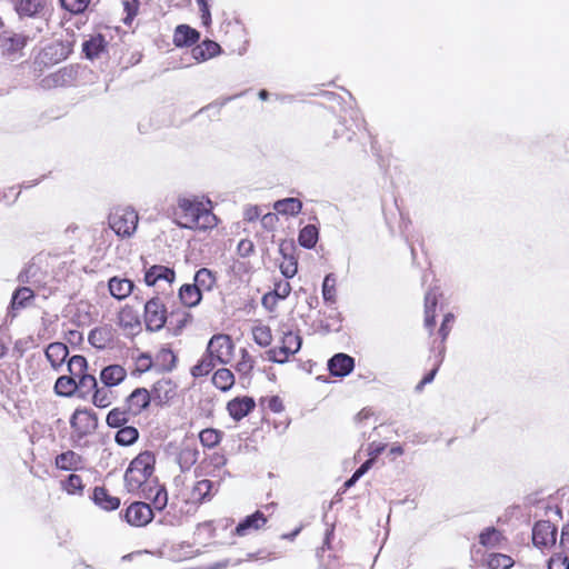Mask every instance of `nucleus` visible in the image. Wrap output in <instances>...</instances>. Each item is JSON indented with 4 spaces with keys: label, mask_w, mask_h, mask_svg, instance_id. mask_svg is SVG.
<instances>
[{
    "label": "nucleus",
    "mask_w": 569,
    "mask_h": 569,
    "mask_svg": "<svg viewBox=\"0 0 569 569\" xmlns=\"http://www.w3.org/2000/svg\"><path fill=\"white\" fill-rule=\"evenodd\" d=\"M173 214L176 223L184 229L207 230L217 226L211 209L196 197H179Z\"/></svg>",
    "instance_id": "1"
},
{
    "label": "nucleus",
    "mask_w": 569,
    "mask_h": 569,
    "mask_svg": "<svg viewBox=\"0 0 569 569\" xmlns=\"http://www.w3.org/2000/svg\"><path fill=\"white\" fill-rule=\"evenodd\" d=\"M154 455L150 451L139 453L124 473V485L129 492H139L150 485L149 478L154 470Z\"/></svg>",
    "instance_id": "2"
},
{
    "label": "nucleus",
    "mask_w": 569,
    "mask_h": 569,
    "mask_svg": "<svg viewBox=\"0 0 569 569\" xmlns=\"http://www.w3.org/2000/svg\"><path fill=\"white\" fill-rule=\"evenodd\" d=\"M12 2L20 18H32L34 20L33 36L47 29V0H12Z\"/></svg>",
    "instance_id": "3"
},
{
    "label": "nucleus",
    "mask_w": 569,
    "mask_h": 569,
    "mask_svg": "<svg viewBox=\"0 0 569 569\" xmlns=\"http://www.w3.org/2000/svg\"><path fill=\"white\" fill-rule=\"evenodd\" d=\"M138 213L130 207L116 208L109 214V226L119 237H130L136 231Z\"/></svg>",
    "instance_id": "4"
},
{
    "label": "nucleus",
    "mask_w": 569,
    "mask_h": 569,
    "mask_svg": "<svg viewBox=\"0 0 569 569\" xmlns=\"http://www.w3.org/2000/svg\"><path fill=\"white\" fill-rule=\"evenodd\" d=\"M302 345V338L299 333L291 330L282 332L281 346L271 348L268 351V359L276 363H284L289 357L297 353Z\"/></svg>",
    "instance_id": "5"
},
{
    "label": "nucleus",
    "mask_w": 569,
    "mask_h": 569,
    "mask_svg": "<svg viewBox=\"0 0 569 569\" xmlns=\"http://www.w3.org/2000/svg\"><path fill=\"white\" fill-rule=\"evenodd\" d=\"M80 68L78 66H66L41 79L42 89L50 90L60 87H70L78 79Z\"/></svg>",
    "instance_id": "6"
},
{
    "label": "nucleus",
    "mask_w": 569,
    "mask_h": 569,
    "mask_svg": "<svg viewBox=\"0 0 569 569\" xmlns=\"http://www.w3.org/2000/svg\"><path fill=\"white\" fill-rule=\"evenodd\" d=\"M233 348L232 340L228 335L218 333L212 336L209 340L207 352L213 357L218 363L227 365L231 360Z\"/></svg>",
    "instance_id": "7"
},
{
    "label": "nucleus",
    "mask_w": 569,
    "mask_h": 569,
    "mask_svg": "<svg viewBox=\"0 0 569 569\" xmlns=\"http://www.w3.org/2000/svg\"><path fill=\"white\" fill-rule=\"evenodd\" d=\"M167 321V310L159 297L148 300L144 305V322L149 331H159Z\"/></svg>",
    "instance_id": "8"
},
{
    "label": "nucleus",
    "mask_w": 569,
    "mask_h": 569,
    "mask_svg": "<svg viewBox=\"0 0 569 569\" xmlns=\"http://www.w3.org/2000/svg\"><path fill=\"white\" fill-rule=\"evenodd\" d=\"M34 37L33 32L24 34L13 30H3L0 33V49L4 56L13 58L26 47L27 42Z\"/></svg>",
    "instance_id": "9"
},
{
    "label": "nucleus",
    "mask_w": 569,
    "mask_h": 569,
    "mask_svg": "<svg viewBox=\"0 0 569 569\" xmlns=\"http://www.w3.org/2000/svg\"><path fill=\"white\" fill-rule=\"evenodd\" d=\"M70 426L80 437L89 435L98 426L97 415L92 410L77 409L70 419Z\"/></svg>",
    "instance_id": "10"
},
{
    "label": "nucleus",
    "mask_w": 569,
    "mask_h": 569,
    "mask_svg": "<svg viewBox=\"0 0 569 569\" xmlns=\"http://www.w3.org/2000/svg\"><path fill=\"white\" fill-rule=\"evenodd\" d=\"M124 518L130 526L143 527L153 519V511L150 505L136 501L127 508Z\"/></svg>",
    "instance_id": "11"
},
{
    "label": "nucleus",
    "mask_w": 569,
    "mask_h": 569,
    "mask_svg": "<svg viewBox=\"0 0 569 569\" xmlns=\"http://www.w3.org/2000/svg\"><path fill=\"white\" fill-rule=\"evenodd\" d=\"M557 528L548 520H540L532 528V542L539 548L556 543Z\"/></svg>",
    "instance_id": "12"
},
{
    "label": "nucleus",
    "mask_w": 569,
    "mask_h": 569,
    "mask_svg": "<svg viewBox=\"0 0 569 569\" xmlns=\"http://www.w3.org/2000/svg\"><path fill=\"white\" fill-rule=\"evenodd\" d=\"M177 395V386L170 379L158 380L151 390L152 401L162 406L172 400Z\"/></svg>",
    "instance_id": "13"
},
{
    "label": "nucleus",
    "mask_w": 569,
    "mask_h": 569,
    "mask_svg": "<svg viewBox=\"0 0 569 569\" xmlns=\"http://www.w3.org/2000/svg\"><path fill=\"white\" fill-rule=\"evenodd\" d=\"M355 367V359L346 353H337L328 360V370L331 376L343 378Z\"/></svg>",
    "instance_id": "14"
},
{
    "label": "nucleus",
    "mask_w": 569,
    "mask_h": 569,
    "mask_svg": "<svg viewBox=\"0 0 569 569\" xmlns=\"http://www.w3.org/2000/svg\"><path fill=\"white\" fill-rule=\"evenodd\" d=\"M267 522V517L261 511H256L241 520L233 530V535L244 537L262 528Z\"/></svg>",
    "instance_id": "15"
},
{
    "label": "nucleus",
    "mask_w": 569,
    "mask_h": 569,
    "mask_svg": "<svg viewBox=\"0 0 569 569\" xmlns=\"http://www.w3.org/2000/svg\"><path fill=\"white\" fill-rule=\"evenodd\" d=\"M256 407V402L251 397H241L230 400L227 405V410L231 418L240 421L248 416Z\"/></svg>",
    "instance_id": "16"
},
{
    "label": "nucleus",
    "mask_w": 569,
    "mask_h": 569,
    "mask_svg": "<svg viewBox=\"0 0 569 569\" xmlns=\"http://www.w3.org/2000/svg\"><path fill=\"white\" fill-rule=\"evenodd\" d=\"M174 278L176 273L173 269L160 264L150 267L144 273V282L147 286H154L161 280L170 284L174 281Z\"/></svg>",
    "instance_id": "17"
},
{
    "label": "nucleus",
    "mask_w": 569,
    "mask_h": 569,
    "mask_svg": "<svg viewBox=\"0 0 569 569\" xmlns=\"http://www.w3.org/2000/svg\"><path fill=\"white\" fill-rule=\"evenodd\" d=\"M54 466L60 470H64V471L74 470L76 471V470L83 469L84 460L79 453H77L72 450H68V451L61 452L60 455H58L56 457Z\"/></svg>",
    "instance_id": "18"
},
{
    "label": "nucleus",
    "mask_w": 569,
    "mask_h": 569,
    "mask_svg": "<svg viewBox=\"0 0 569 569\" xmlns=\"http://www.w3.org/2000/svg\"><path fill=\"white\" fill-rule=\"evenodd\" d=\"M152 400L151 391L146 388H137L127 399L128 408L133 415L140 413Z\"/></svg>",
    "instance_id": "19"
},
{
    "label": "nucleus",
    "mask_w": 569,
    "mask_h": 569,
    "mask_svg": "<svg viewBox=\"0 0 569 569\" xmlns=\"http://www.w3.org/2000/svg\"><path fill=\"white\" fill-rule=\"evenodd\" d=\"M141 493H142L143 498L151 500L152 507L156 510L161 511L162 509L166 508V506L168 503L167 491H166L164 487H162L160 485L156 483L152 486L150 483L148 487L143 488Z\"/></svg>",
    "instance_id": "20"
},
{
    "label": "nucleus",
    "mask_w": 569,
    "mask_h": 569,
    "mask_svg": "<svg viewBox=\"0 0 569 569\" xmlns=\"http://www.w3.org/2000/svg\"><path fill=\"white\" fill-rule=\"evenodd\" d=\"M213 489L214 483L211 480H200L192 487L189 500L193 503H202L207 500H210L214 495Z\"/></svg>",
    "instance_id": "21"
},
{
    "label": "nucleus",
    "mask_w": 569,
    "mask_h": 569,
    "mask_svg": "<svg viewBox=\"0 0 569 569\" xmlns=\"http://www.w3.org/2000/svg\"><path fill=\"white\" fill-rule=\"evenodd\" d=\"M69 355L68 347L62 342H52L46 349V357L54 370H58Z\"/></svg>",
    "instance_id": "22"
},
{
    "label": "nucleus",
    "mask_w": 569,
    "mask_h": 569,
    "mask_svg": "<svg viewBox=\"0 0 569 569\" xmlns=\"http://www.w3.org/2000/svg\"><path fill=\"white\" fill-rule=\"evenodd\" d=\"M127 377V371L120 365H110L102 369L100 380L106 387H114Z\"/></svg>",
    "instance_id": "23"
},
{
    "label": "nucleus",
    "mask_w": 569,
    "mask_h": 569,
    "mask_svg": "<svg viewBox=\"0 0 569 569\" xmlns=\"http://www.w3.org/2000/svg\"><path fill=\"white\" fill-rule=\"evenodd\" d=\"M88 340L97 349H104L113 340L112 328L108 326L98 327L90 331Z\"/></svg>",
    "instance_id": "24"
},
{
    "label": "nucleus",
    "mask_w": 569,
    "mask_h": 569,
    "mask_svg": "<svg viewBox=\"0 0 569 569\" xmlns=\"http://www.w3.org/2000/svg\"><path fill=\"white\" fill-rule=\"evenodd\" d=\"M199 37L200 34L196 29L187 24H180L176 28L173 43L177 47L192 46L199 40Z\"/></svg>",
    "instance_id": "25"
},
{
    "label": "nucleus",
    "mask_w": 569,
    "mask_h": 569,
    "mask_svg": "<svg viewBox=\"0 0 569 569\" xmlns=\"http://www.w3.org/2000/svg\"><path fill=\"white\" fill-rule=\"evenodd\" d=\"M110 295L122 300L127 298L133 289V282L126 278L112 277L108 282Z\"/></svg>",
    "instance_id": "26"
},
{
    "label": "nucleus",
    "mask_w": 569,
    "mask_h": 569,
    "mask_svg": "<svg viewBox=\"0 0 569 569\" xmlns=\"http://www.w3.org/2000/svg\"><path fill=\"white\" fill-rule=\"evenodd\" d=\"M92 499L97 506L107 511L116 510L120 506V499L109 495L103 487L94 488Z\"/></svg>",
    "instance_id": "27"
},
{
    "label": "nucleus",
    "mask_w": 569,
    "mask_h": 569,
    "mask_svg": "<svg viewBox=\"0 0 569 569\" xmlns=\"http://www.w3.org/2000/svg\"><path fill=\"white\" fill-rule=\"evenodd\" d=\"M107 42L101 34L91 36L82 43V51L90 60L98 58L104 51Z\"/></svg>",
    "instance_id": "28"
},
{
    "label": "nucleus",
    "mask_w": 569,
    "mask_h": 569,
    "mask_svg": "<svg viewBox=\"0 0 569 569\" xmlns=\"http://www.w3.org/2000/svg\"><path fill=\"white\" fill-rule=\"evenodd\" d=\"M438 303V293L435 289H430L425 296V326L432 330L436 325V307Z\"/></svg>",
    "instance_id": "29"
},
{
    "label": "nucleus",
    "mask_w": 569,
    "mask_h": 569,
    "mask_svg": "<svg viewBox=\"0 0 569 569\" xmlns=\"http://www.w3.org/2000/svg\"><path fill=\"white\" fill-rule=\"evenodd\" d=\"M179 298L186 307H196L202 299V292L193 283H186L179 290Z\"/></svg>",
    "instance_id": "30"
},
{
    "label": "nucleus",
    "mask_w": 569,
    "mask_h": 569,
    "mask_svg": "<svg viewBox=\"0 0 569 569\" xmlns=\"http://www.w3.org/2000/svg\"><path fill=\"white\" fill-rule=\"evenodd\" d=\"M273 209L286 216H297L301 212L302 202L298 198H286L274 202Z\"/></svg>",
    "instance_id": "31"
},
{
    "label": "nucleus",
    "mask_w": 569,
    "mask_h": 569,
    "mask_svg": "<svg viewBox=\"0 0 569 569\" xmlns=\"http://www.w3.org/2000/svg\"><path fill=\"white\" fill-rule=\"evenodd\" d=\"M193 280V284L197 286L201 292L210 291L217 282L216 274L210 269L207 268L199 269L196 272Z\"/></svg>",
    "instance_id": "32"
},
{
    "label": "nucleus",
    "mask_w": 569,
    "mask_h": 569,
    "mask_svg": "<svg viewBox=\"0 0 569 569\" xmlns=\"http://www.w3.org/2000/svg\"><path fill=\"white\" fill-rule=\"evenodd\" d=\"M220 46L211 40H204L201 44L192 49V56L196 60H207L219 53Z\"/></svg>",
    "instance_id": "33"
},
{
    "label": "nucleus",
    "mask_w": 569,
    "mask_h": 569,
    "mask_svg": "<svg viewBox=\"0 0 569 569\" xmlns=\"http://www.w3.org/2000/svg\"><path fill=\"white\" fill-rule=\"evenodd\" d=\"M453 321H455V316L449 312V313L445 315L441 326L439 328V335L441 337L440 345L437 347L438 352H439V363H441L443 361L445 352H446L445 341L451 331Z\"/></svg>",
    "instance_id": "34"
},
{
    "label": "nucleus",
    "mask_w": 569,
    "mask_h": 569,
    "mask_svg": "<svg viewBox=\"0 0 569 569\" xmlns=\"http://www.w3.org/2000/svg\"><path fill=\"white\" fill-rule=\"evenodd\" d=\"M217 365L218 361L206 351V353L198 361V363L191 368V375L194 378L207 376L213 370V368Z\"/></svg>",
    "instance_id": "35"
},
{
    "label": "nucleus",
    "mask_w": 569,
    "mask_h": 569,
    "mask_svg": "<svg viewBox=\"0 0 569 569\" xmlns=\"http://www.w3.org/2000/svg\"><path fill=\"white\" fill-rule=\"evenodd\" d=\"M291 291V286L288 281L281 280L274 284L273 292L267 293L262 297V305L268 307V301L272 300V305L277 303V299H286Z\"/></svg>",
    "instance_id": "36"
},
{
    "label": "nucleus",
    "mask_w": 569,
    "mask_h": 569,
    "mask_svg": "<svg viewBox=\"0 0 569 569\" xmlns=\"http://www.w3.org/2000/svg\"><path fill=\"white\" fill-rule=\"evenodd\" d=\"M212 383L221 391H228L234 383V376L227 368L218 369L212 377Z\"/></svg>",
    "instance_id": "37"
},
{
    "label": "nucleus",
    "mask_w": 569,
    "mask_h": 569,
    "mask_svg": "<svg viewBox=\"0 0 569 569\" xmlns=\"http://www.w3.org/2000/svg\"><path fill=\"white\" fill-rule=\"evenodd\" d=\"M199 451L196 447L184 446L178 455V463L181 470H189L198 460Z\"/></svg>",
    "instance_id": "38"
},
{
    "label": "nucleus",
    "mask_w": 569,
    "mask_h": 569,
    "mask_svg": "<svg viewBox=\"0 0 569 569\" xmlns=\"http://www.w3.org/2000/svg\"><path fill=\"white\" fill-rule=\"evenodd\" d=\"M503 539L501 532L495 527L486 528L479 536V543L486 548H497Z\"/></svg>",
    "instance_id": "39"
},
{
    "label": "nucleus",
    "mask_w": 569,
    "mask_h": 569,
    "mask_svg": "<svg viewBox=\"0 0 569 569\" xmlns=\"http://www.w3.org/2000/svg\"><path fill=\"white\" fill-rule=\"evenodd\" d=\"M318 234L317 227L308 224L300 230L298 241L303 248L311 249L317 244Z\"/></svg>",
    "instance_id": "40"
},
{
    "label": "nucleus",
    "mask_w": 569,
    "mask_h": 569,
    "mask_svg": "<svg viewBox=\"0 0 569 569\" xmlns=\"http://www.w3.org/2000/svg\"><path fill=\"white\" fill-rule=\"evenodd\" d=\"M138 437L139 432L134 427L123 426L116 433V442L120 446H130L137 441Z\"/></svg>",
    "instance_id": "41"
},
{
    "label": "nucleus",
    "mask_w": 569,
    "mask_h": 569,
    "mask_svg": "<svg viewBox=\"0 0 569 569\" xmlns=\"http://www.w3.org/2000/svg\"><path fill=\"white\" fill-rule=\"evenodd\" d=\"M176 356L170 349H161L157 357L154 366L162 371H171L176 367Z\"/></svg>",
    "instance_id": "42"
},
{
    "label": "nucleus",
    "mask_w": 569,
    "mask_h": 569,
    "mask_svg": "<svg viewBox=\"0 0 569 569\" xmlns=\"http://www.w3.org/2000/svg\"><path fill=\"white\" fill-rule=\"evenodd\" d=\"M78 388L74 377L61 376L57 379L54 390L60 396H71Z\"/></svg>",
    "instance_id": "43"
},
{
    "label": "nucleus",
    "mask_w": 569,
    "mask_h": 569,
    "mask_svg": "<svg viewBox=\"0 0 569 569\" xmlns=\"http://www.w3.org/2000/svg\"><path fill=\"white\" fill-rule=\"evenodd\" d=\"M487 565L490 569H509L513 565V560L503 553H490L487 558Z\"/></svg>",
    "instance_id": "44"
},
{
    "label": "nucleus",
    "mask_w": 569,
    "mask_h": 569,
    "mask_svg": "<svg viewBox=\"0 0 569 569\" xmlns=\"http://www.w3.org/2000/svg\"><path fill=\"white\" fill-rule=\"evenodd\" d=\"M221 438L222 432L212 428L203 429L199 433L200 442L202 443L203 447L207 448L216 447L221 441Z\"/></svg>",
    "instance_id": "45"
},
{
    "label": "nucleus",
    "mask_w": 569,
    "mask_h": 569,
    "mask_svg": "<svg viewBox=\"0 0 569 569\" xmlns=\"http://www.w3.org/2000/svg\"><path fill=\"white\" fill-rule=\"evenodd\" d=\"M253 340L260 347H268L272 342L271 329L268 326H256L252 329Z\"/></svg>",
    "instance_id": "46"
},
{
    "label": "nucleus",
    "mask_w": 569,
    "mask_h": 569,
    "mask_svg": "<svg viewBox=\"0 0 569 569\" xmlns=\"http://www.w3.org/2000/svg\"><path fill=\"white\" fill-rule=\"evenodd\" d=\"M61 487L69 495H81L83 491L82 479L74 473L68 476V478L61 482Z\"/></svg>",
    "instance_id": "47"
},
{
    "label": "nucleus",
    "mask_w": 569,
    "mask_h": 569,
    "mask_svg": "<svg viewBox=\"0 0 569 569\" xmlns=\"http://www.w3.org/2000/svg\"><path fill=\"white\" fill-rule=\"evenodd\" d=\"M33 298V291L29 287L18 288L12 296V309L23 308L26 302Z\"/></svg>",
    "instance_id": "48"
},
{
    "label": "nucleus",
    "mask_w": 569,
    "mask_h": 569,
    "mask_svg": "<svg viewBox=\"0 0 569 569\" xmlns=\"http://www.w3.org/2000/svg\"><path fill=\"white\" fill-rule=\"evenodd\" d=\"M87 365V359L83 356L76 355L69 359L68 370L72 377L77 378L86 373Z\"/></svg>",
    "instance_id": "49"
},
{
    "label": "nucleus",
    "mask_w": 569,
    "mask_h": 569,
    "mask_svg": "<svg viewBox=\"0 0 569 569\" xmlns=\"http://www.w3.org/2000/svg\"><path fill=\"white\" fill-rule=\"evenodd\" d=\"M128 421V415L119 408L112 409L107 416V423L112 428L123 427Z\"/></svg>",
    "instance_id": "50"
},
{
    "label": "nucleus",
    "mask_w": 569,
    "mask_h": 569,
    "mask_svg": "<svg viewBox=\"0 0 569 569\" xmlns=\"http://www.w3.org/2000/svg\"><path fill=\"white\" fill-rule=\"evenodd\" d=\"M282 276L286 279H291L298 271V264L292 256L283 254V261L279 266Z\"/></svg>",
    "instance_id": "51"
},
{
    "label": "nucleus",
    "mask_w": 569,
    "mask_h": 569,
    "mask_svg": "<svg viewBox=\"0 0 569 569\" xmlns=\"http://www.w3.org/2000/svg\"><path fill=\"white\" fill-rule=\"evenodd\" d=\"M93 405L98 408H107L111 405V391L107 388H94Z\"/></svg>",
    "instance_id": "52"
},
{
    "label": "nucleus",
    "mask_w": 569,
    "mask_h": 569,
    "mask_svg": "<svg viewBox=\"0 0 569 569\" xmlns=\"http://www.w3.org/2000/svg\"><path fill=\"white\" fill-rule=\"evenodd\" d=\"M90 0H60L61 7L71 13L83 12Z\"/></svg>",
    "instance_id": "53"
},
{
    "label": "nucleus",
    "mask_w": 569,
    "mask_h": 569,
    "mask_svg": "<svg viewBox=\"0 0 569 569\" xmlns=\"http://www.w3.org/2000/svg\"><path fill=\"white\" fill-rule=\"evenodd\" d=\"M335 283H336V280L332 277V274L326 276L323 283H322V296H323L325 301H327V302H335V295H336Z\"/></svg>",
    "instance_id": "54"
},
{
    "label": "nucleus",
    "mask_w": 569,
    "mask_h": 569,
    "mask_svg": "<svg viewBox=\"0 0 569 569\" xmlns=\"http://www.w3.org/2000/svg\"><path fill=\"white\" fill-rule=\"evenodd\" d=\"M548 569H569L568 557L561 553H556L548 560Z\"/></svg>",
    "instance_id": "55"
},
{
    "label": "nucleus",
    "mask_w": 569,
    "mask_h": 569,
    "mask_svg": "<svg viewBox=\"0 0 569 569\" xmlns=\"http://www.w3.org/2000/svg\"><path fill=\"white\" fill-rule=\"evenodd\" d=\"M254 361L248 355V352L242 350V359L237 363V371L242 375H248L253 369Z\"/></svg>",
    "instance_id": "56"
},
{
    "label": "nucleus",
    "mask_w": 569,
    "mask_h": 569,
    "mask_svg": "<svg viewBox=\"0 0 569 569\" xmlns=\"http://www.w3.org/2000/svg\"><path fill=\"white\" fill-rule=\"evenodd\" d=\"M153 367V361L151 359V356L148 355V353H141L138 358H137V370L139 372H147L148 370H150L151 368Z\"/></svg>",
    "instance_id": "57"
},
{
    "label": "nucleus",
    "mask_w": 569,
    "mask_h": 569,
    "mask_svg": "<svg viewBox=\"0 0 569 569\" xmlns=\"http://www.w3.org/2000/svg\"><path fill=\"white\" fill-rule=\"evenodd\" d=\"M38 272V267L36 264H28L18 276V280L22 283H28L31 281V278L36 276Z\"/></svg>",
    "instance_id": "58"
},
{
    "label": "nucleus",
    "mask_w": 569,
    "mask_h": 569,
    "mask_svg": "<svg viewBox=\"0 0 569 569\" xmlns=\"http://www.w3.org/2000/svg\"><path fill=\"white\" fill-rule=\"evenodd\" d=\"M263 402H267L268 409H270L274 413H279L283 410L282 400L278 396L267 398L263 400Z\"/></svg>",
    "instance_id": "59"
},
{
    "label": "nucleus",
    "mask_w": 569,
    "mask_h": 569,
    "mask_svg": "<svg viewBox=\"0 0 569 569\" xmlns=\"http://www.w3.org/2000/svg\"><path fill=\"white\" fill-rule=\"evenodd\" d=\"M237 249L241 257H249L253 252L254 246L251 240L242 239Z\"/></svg>",
    "instance_id": "60"
},
{
    "label": "nucleus",
    "mask_w": 569,
    "mask_h": 569,
    "mask_svg": "<svg viewBox=\"0 0 569 569\" xmlns=\"http://www.w3.org/2000/svg\"><path fill=\"white\" fill-rule=\"evenodd\" d=\"M77 378H79V386L81 388H89V389L97 388V379L94 378V376L83 373V375L78 376Z\"/></svg>",
    "instance_id": "61"
},
{
    "label": "nucleus",
    "mask_w": 569,
    "mask_h": 569,
    "mask_svg": "<svg viewBox=\"0 0 569 569\" xmlns=\"http://www.w3.org/2000/svg\"><path fill=\"white\" fill-rule=\"evenodd\" d=\"M386 447V443H377L373 441L372 443L369 445L367 451L370 457L376 459L379 455H381L385 451Z\"/></svg>",
    "instance_id": "62"
},
{
    "label": "nucleus",
    "mask_w": 569,
    "mask_h": 569,
    "mask_svg": "<svg viewBox=\"0 0 569 569\" xmlns=\"http://www.w3.org/2000/svg\"><path fill=\"white\" fill-rule=\"evenodd\" d=\"M440 365H441V363H439V352H438V353H437V356H436V365H435L433 369H432L430 372H428V373L422 378V385H428V383H430V382H432V381H433V379H435V377H436V375H437V372H438V369H439Z\"/></svg>",
    "instance_id": "63"
},
{
    "label": "nucleus",
    "mask_w": 569,
    "mask_h": 569,
    "mask_svg": "<svg viewBox=\"0 0 569 569\" xmlns=\"http://www.w3.org/2000/svg\"><path fill=\"white\" fill-rule=\"evenodd\" d=\"M260 216V210L257 206L248 207L244 210V219L248 221H254Z\"/></svg>",
    "instance_id": "64"
}]
</instances>
